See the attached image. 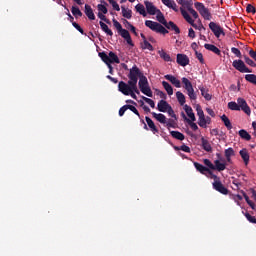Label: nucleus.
<instances>
[{"instance_id": "nucleus-16", "label": "nucleus", "mask_w": 256, "mask_h": 256, "mask_svg": "<svg viewBox=\"0 0 256 256\" xmlns=\"http://www.w3.org/2000/svg\"><path fill=\"white\" fill-rule=\"evenodd\" d=\"M194 166L198 172H200L202 175L209 178L208 173H209L210 169L208 167L204 166L203 164H199V162H194Z\"/></svg>"}, {"instance_id": "nucleus-53", "label": "nucleus", "mask_w": 256, "mask_h": 256, "mask_svg": "<svg viewBox=\"0 0 256 256\" xmlns=\"http://www.w3.org/2000/svg\"><path fill=\"white\" fill-rule=\"evenodd\" d=\"M145 119H146V123H147L148 127H150V129H157V127H155V123L153 122V120L151 118L146 116Z\"/></svg>"}, {"instance_id": "nucleus-17", "label": "nucleus", "mask_w": 256, "mask_h": 256, "mask_svg": "<svg viewBox=\"0 0 256 256\" xmlns=\"http://www.w3.org/2000/svg\"><path fill=\"white\" fill-rule=\"evenodd\" d=\"M164 79H166L167 81H170V83H172V85H174V87H177V89L181 88V81L179 79H177V77L168 74L164 76Z\"/></svg>"}, {"instance_id": "nucleus-9", "label": "nucleus", "mask_w": 256, "mask_h": 256, "mask_svg": "<svg viewBox=\"0 0 256 256\" xmlns=\"http://www.w3.org/2000/svg\"><path fill=\"white\" fill-rule=\"evenodd\" d=\"M232 66L240 73H253V70L249 69L243 60H234Z\"/></svg>"}, {"instance_id": "nucleus-35", "label": "nucleus", "mask_w": 256, "mask_h": 256, "mask_svg": "<svg viewBox=\"0 0 256 256\" xmlns=\"http://www.w3.org/2000/svg\"><path fill=\"white\" fill-rule=\"evenodd\" d=\"M162 86L164 87V89L168 95H173V86H171V84H169V82L163 81Z\"/></svg>"}, {"instance_id": "nucleus-46", "label": "nucleus", "mask_w": 256, "mask_h": 256, "mask_svg": "<svg viewBox=\"0 0 256 256\" xmlns=\"http://www.w3.org/2000/svg\"><path fill=\"white\" fill-rule=\"evenodd\" d=\"M141 93H143V95H146L147 97H153V91L151 90V87L148 86L146 88H142V90H140Z\"/></svg>"}, {"instance_id": "nucleus-58", "label": "nucleus", "mask_w": 256, "mask_h": 256, "mask_svg": "<svg viewBox=\"0 0 256 256\" xmlns=\"http://www.w3.org/2000/svg\"><path fill=\"white\" fill-rule=\"evenodd\" d=\"M188 11L190 14H192V17L194 19H199V14L197 13V11H195V9H193V6L191 8H188Z\"/></svg>"}, {"instance_id": "nucleus-26", "label": "nucleus", "mask_w": 256, "mask_h": 256, "mask_svg": "<svg viewBox=\"0 0 256 256\" xmlns=\"http://www.w3.org/2000/svg\"><path fill=\"white\" fill-rule=\"evenodd\" d=\"M184 110H185V113L188 115V119L190 121H196V118H195V113H193V108H191V106L189 105H184Z\"/></svg>"}, {"instance_id": "nucleus-48", "label": "nucleus", "mask_w": 256, "mask_h": 256, "mask_svg": "<svg viewBox=\"0 0 256 256\" xmlns=\"http://www.w3.org/2000/svg\"><path fill=\"white\" fill-rule=\"evenodd\" d=\"M207 175L210 179L214 180V182H220L221 178L215 175L211 170L208 171Z\"/></svg>"}, {"instance_id": "nucleus-41", "label": "nucleus", "mask_w": 256, "mask_h": 256, "mask_svg": "<svg viewBox=\"0 0 256 256\" xmlns=\"http://www.w3.org/2000/svg\"><path fill=\"white\" fill-rule=\"evenodd\" d=\"M239 136L245 139L246 141L251 140V135L244 129L239 130Z\"/></svg>"}, {"instance_id": "nucleus-47", "label": "nucleus", "mask_w": 256, "mask_h": 256, "mask_svg": "<svg viewBox=\"0 0 256 256\" xmlns=\"http://www.w3.org/2000/svg\"><path fill=\"white\" fill-rule=\"evenodd\" d=\"M228 109H230L231 111H239V104L238 102H229L228 103Z\"/></svg>"}, {"instance_id": "nucleus-28", "label": "nucleus", "mask_w": 256, "mask_h": 256, "mask_svg": "<svg viewBox=\"0 0 256 256\" xmlns=\"http://www.w3.org/2000/svg\"><path fill=\"white\" fill-rule=\"evenodd\" d=\"M138 86H139L140 91H141L142 89H145V88L149 87V80H147V77H146V76L143 75V76L139 79Z\"/></svg>"}, {"instance_id": "nucleus-7", "label": "nucleus", "mask_w": 256, "mask_h": 256, "mask_svg": "<svg viewBox=\"0 0 256 256\" xmlns=\"http://www.w3.org/2000/svg\"><path fill=\"white\" fill-rule=\"evenodd\" d=\"M183 88L186 90L187 95L190 101H197V93H195V89L193 88V84L186 78H182Z\"/></svg>"}, {"instance_id": "nucleus-40", "label": "nucleus", "mask_w": 256, "mask_h": 256, "mask_svg": "<svg viewBox=\"0 0 256 256\" xmlns=\"http://www.w3.org/2000/svg\"><path fill=\"white\" fill-rule=\"evenodd\" d=\"M221 120L224 123L225 127H227V129L233 128V126L231 125V120H229V117H227V115H222Z\"/></svg>"}, {"instance_id": "nucleus-64", "label": "nucleus", "mask_w": 256, "mask_h": 256, "mask_svg": "<svg viewBox=\"0 0 256 256\" xmlns=\"http://www.w3.org/2000/svg\"><path fill=\"white\" fill-rule=\"evenodd\" d=\"M248 53H249L251 59H253L256 62V51L251 49V50H249Z\"/></svg>"}, {"instance_id": "nucleus-1", "label": "nucleus", "mask_w": 256, "mask_h": 256, "mask_svg": "<svg viewBox=\"0 0 256 256\" xmlns=\"http://www.w3.org/2000/svg\"><path fill=\"white\" fill-rule=\"evenodd\" d=\"M118 91H120V93H122V95H126L132 97V99L137 100V95H139V88H137V85H135V87L128 85L127 83L120 81L118 83ZM137 95H136V94Z\"/></svg>"}, {"instance_id": "nucleus-8", "label": "nucleus", "mask_w": 256, "mask_h": 256, "mask_svg": "<svg viewBox=\"0 0 256 256\" xmlns=\"http://www.w3.org/2000/svg\"><path fill=\"white\" fill-rule=\"evenodd\" d=\"M195 9L200 13V15L205 19L206 21H211V12H209V9L205 7V5L201 2H195L194 3Z\"/></svg>"}, {"instance_id": "nucleus-37", "label": "nucleus", "mask_w": 256, "mask_h": 256, "mask_svg": "<svg viewBox=\"0 0 256 256\" xmlns=\"http://www.w3.org/2000/svg\"><path fill=\"white\" fill-rule=\"evenodd\" d=\"M210 134L212 136H216L217 139L225 136V132H223V130H219V129H212V130H210Z\"/></svg>"}, {"instance_id": "nucleus-59", "label": "nucleus", "mask_w": 256, "mask_h": 256, "mask_svg": "<svg viewBox=\"0 0 256 256\" xmlns=\"http://www.w3.org/2000/svg\"><path fill=\"white\" fill-rule=\"evenodd\" d=\"M161 1H162L163 5H165L169 9H171L173 4L175 3L173 0H161Z\"/></svg>"}, {"instance_id": "nucleus-49", "label": "nucleus", "mask_w": 256, "mask_h": 256, "mask_svg": "<svg viewBox=\"0 0 256 256\" xmlns=\"http://www.w3.org/2000/svg\"><path fill=\"white\" fill-rule=\"evenodd\" d=\"M97 9H98L99 13H103L104 15H107V13H108L107 6H105L103 4H98Z\"/></svg>"}, {"instance_id": "nucleus-3", "label": "nucleus", "mask_w": 256, "mask_h": 256, "mask_svg": "<svg viewBox=\"0 0 256 256\" xmlns=\"http://www.w3.org/2000/svg\"><path fill=\"white\" fill-rule=\"evenodd\" d=\"M113 25L115 27V29H117L119 35L125 39V41L127 42L128 45H130L131 47H133V40L131 39V34L126 30L123 29V26L121 25V23H119V21H117L116 19H113Z\"/></svg>"}, {"instance_id": "nucleus-15", "label": "nucleus", "mask_w": 256, "mask_h": 256, "mask_svg": "<svg viewBox=\"0 0 256 256\" xmlns=\"http://www.w3.org/2000/svg\"><path fill=\"white\" fill-rule=\"evenodd\" d=\"M144 5L146 7L148 15H157V11L159 9H157V7H155V5H153V2L146 0V1H144Z\"/></svg>"}, {"instance_id": "nucleus-50", "label": "nucleus", "mask_w": 256, "mask_h": 256, "mask_svg": "<svg viewBox=\"0 0 256 256\" xmlns=\"http://www.w3.org/2000/svg\"><path fill=\"white\" fill-rule=\"evenodd\" d=\"M245 218L247 219L248 222L252 224H256V218L250 215L249 213H244Z\"/></svg>"}, {"instance_id": "nucleus-38", "label": "nucleus", "mask_w": 256, "mask_h": 256, "mask_svg": "<svg viewBox=\"0 0 256 256\" xmlns=\"http://www.w3.org/2000/svg\"><path fill=\"white\" fill-rule=\"evenodd\" d=\"M135 9H136L137 13H139L143 17H147V12L145 11V6H143V4H137L135 6Z\"/></svg>"}, {"instance_id": "nucleus-4", "label": "nucleus", "mask_w": 256, "mask_h": 256, "mask_svg": "<svg viewBox=\"0 0 256 256\" xmlns=\"http://www.w3.org/2000/svg\"><path fill=\"white\" fill-rule=\"evenodd\" d=\"M196 112L198 116V125L202 127V129H207V125H211V117L205 116V112H203V108L199 105L196 107Z\"/></svg>"}, {"instance_id": "nucleus-44", "label": "nucleus", "mask_w": 256, "mask_h": 256, "mask_svg": "<svg viewBox=\"0 0 256 256\" xmlns=\"http://www.w3.org/2000/svg\"><path fill=\"white\" fill-rule=\"evenodd\" d=\"M245 79L248 83H252V85H256V75L255 74H246Z\"/></svg>"}, {"instance_id": "nucleus-55", "label": "nucleus", "mask_w": 256, "mask_h": 256, "mask_svg": "<svg viewBox=\"0 0 256 256\" xmlns=\"http://www.w3.org/2000/svg\"><path fill=\"white\" fill-rule=\"evenodd\" d=\"M72 25L77 31H79V33H81V35H85V31L77 22H72Z\"/></svg>"}, {"instance_id": "nucleus-62", "label": "nucleus", "mask_w": 256, "mask_h": 256, "mask_svg": "<svg viewBox=\"0 0 256 256\" xmlns=\"http://www.w3.org/2000/svg\"><path fill=\"white\" fill-rule=\"evenodd\" d=\"M127 109H129V108H128V104L122 106V107L120 108V110H119V116H120V117H123V115H125V111H127Z\"/></svg>"}, {"instance_id": "nucleus-13", "label": "nucleus", "mask_w": 256, "mask_h": 256, "mask_svg": "<svg viewBox=\"0 0 256 256\" xmlns=\"http://www.w3.org/2000/svg\"><path fill=\"white\" fill-rule=\"evenodd\" d=\"M180 12L182 17H184L185 21H187V23H189V25H191L194 29H199V26H197V24H195V20H193V18H191V16L189 15V13L186 12L185 9L180 8Z\"/></svg>"}, {"instance_id": "nucleus-52", "label": "nucleus", "mask_w": 256, "mask_h": 256, "mask_svg": "<svg viewBox=\"0 0 256 256\" xmlns=\"http://www.w3.org/2000/svg\"><path fill=\"white\" fill-rule=\"evenodd\" d=\"M142 49H148V51H153V45L149 41L145 40L142 45Z\"/></svg>"}, {"instance_id": "nucleus-24", "label": "nucleus", "mask_w": 256, "mask_h": 256, "mask_svg": "<svg viewBox=\"0 0 256 256\" xmlns=\"http://www.w3.org/2000/svg\"><path fill=\"white\" fill-rule=\"evenodd\" d=\"M199 90L201 92L202 97H204L206 101H211V99H213V96L209 94V89H206L203 86H199Z\"/></svg>"}, {"instance_id": "nucleus-60", "label": "nucleus", "mask_w": 256, "mask_h": 256, "mask_svg": "<svg viewBox=\"0 0 256 256\" xmlns=\"http://www.w3.org/2000/svg\"><path fill=\"white\" fill-rule=\"evenodd\" d=\"M231 51H232V53H233L234 55H236V57H239V58L242 57V55H241V50H239L238 48L232 47V48H231Z\"/></svg>"}, {"instance_id": "nucleus-2", "label": "nucleus", "mask_w": 256, "mask_h": 256, "mask_svg": "<svg viewBox=\"0 0 256 256\" xmlns=\"http://www.w3.org/2000/svg\"><path fill=\"white\" fill-rule=\"evenodd\" d=\"M143 76V72H141V69L137 67V65H134L130 70L128 74V82L126 85H131V87H135L137 85V82L141 77Z\"/></svg>"}, {"instance_id": "nucleus-33", "label": "nucleus", "mask_w": 256, "mask_h": 256, "mask_svg": "<svg viewBox=\"0 0 256 256\" xmlns=\"http://www.w3.org/2000/svg\"><path fill=\"white\" fill-rule=\"evenodd\" d=\"M176 98L180 105H185L186 99H185V94H183V92L181 91L176 92Z\"/></svg>"}, {"instance_id": "nucleus-10", "label": "nucleus", "mask_w": 256, "mask_h": 256, "mask_svg": "<svg viewBox=\"0 0 256 256\" xmlns=\"http://www.w3.org/2000/svg\"><path fill=\"white\" fill-rule=\"evenodd\" d=\"M209 29L212 31V33L215 35V37L217 39H219L221 37V35H223V37H225V31L223 30L221 25H219L215 22H210Z\"/></svg>"}, {"instance_id": "nucleus-56", "label": "nucleus", "mask_w": 256, "mask_h": 256, "mask_svg": "<svg viewBox=\"0 0 256 256\" xmlns=\"http://www.w3.org/2000/svg\"><path fill=\"white\" fill-rule=\"evenodd\" d=\"M98 17H99V19H101V21H104V23H107L108 25L111 24V21H109V19H107V17L105 16L104 13L99 12Z\"/></svg>"}, {"instance_id": "nucleus-43", "label": "nucleus", "mask_w": 256, "mask_h": 256, "mask_svg": "<svg viewBox=\"0 0 256 256\" xmlns=\"http://www.w3.org/2000/svg\"><path fill=\"white\" fill-rule=\"evenodd\" d=\"M182 117H184L186 123H188V125H190V127H191L192 129H199V127L197 126V124L195 123V121L189 120V118H187V116H185V113H182Z\"/></svg>"}, {"instance_id": "nucleus-6", "label": "nucleus", "mask_w": 256, "mask_h": 256, "mask_svg": "<svg viewBox=\"0 0 256 256\" xmlns=\"http://www.w3.org/2000/svg\"><path fill=\"white\" fill-rule=\"evenodd\" d=\"M146 27L151 29V31H155V33H161L162 35H167L169 33V30L165 28L163 25L159 24L158 22L152 21V20H146L145 21Z\"/></svg>"}, {"instance_id": "nucleus-25", "label": "nucleus", "mask_w": 256, "mask_h": 256, "mask_svg": "<svg viewBox=\"0 0 256 256\" xmlns=\"http://www.w3.org/2000/svg\"><path fill=\"white\" fill-rule=\"evenodd\" d=\"M201 146L208 153H211L213 151L210 142L206 140L204 137L201 138Z\"/></svg>"}, {"instance_id": "nucleus-57", "label": "nucleus", "mask_w": 256, "mask_h": 256, "mask_svg": "<svg viewBox=\"0 0 256 256\" xmlns=\"http://www.w3.org/2000/svg\"><path fill=\"white\" fill-rule=\"evenodd\" d=\"M246 11H247L248 13H252L253 15H255V13H256L255 6H253V5H251V4H248V5L246 6Z\"/></svg>"}, {"instance_id": "nucleus-23", "label": "nucleus", "mask_w": 256, "mask_h": 256, "mask_svg": "<svg viewBox=\"0 0 256 256\" xmlns=\"http://www.w3.org/2000/svg\"><path fill=\"white\" fill-rule=\"evenodd\" d=\"M239 155L241 156L243 162L245 165L249 164L250 161V155L247 149H242L239 151Z\"/></svg>"}, {"instance_id": "nucleus-14", "label": "nucleus", "mask_w": 256, "mask_h": 256, "mask_svg": "<svg viewBox=\"0 0 256 256\" xmlns=\"http://www.w3.org/2000/svg\"><path fill=\"white\" fill-rule=\"evenodd\" d=\"M176 63L181 65V67H187L189 65V57L185 54H177Z\"/></svg>"}, {"instance_id": "nucleus-20", "label": "nucleus", "mask_w": 256, "mask_h": 256, "mask_svg": "<svg viewBox=\"0 0 256 256\" xmlns=\"http://www.w3.org/2000/svg\"><path fill=\"white\" fill-rule=\"evenodd\" d=\"M158 111H160V113H167V109H169L171 107V105H169V103H167V101L165 100H160L158 102Z\"/></svg>"}, {"instance_id": "nucleus-21", "label": "nucleus", "mask_w": 256, "mask_h": 256, "mask_svg": "<svg viewBox=\"0 0 256 256\" xmlns=\"http://www.w3.org/2000/svg\"><path fill=\"white\" fill-rule=\"evenodd\" d=\"M166 29H169V31H174L176 35H179L181 33V29L177 27V24H175L173 21L166 22V25L164 26Z\"/></svg>"}, {"instance_id": "nucleus-18", "label": "nucleus", "mask_w": 256, "mask_h": 256, "mask_svg": "<svg viewBox=\"0 0 256 256\" xmlns=\"http://www.w3.org/2000/svg\"><path fill=\"white\" fill-rule=\"evenodd\" d=\"M84 13L90 21H95V13L93 12V8H91V5L85 4Z\"/></svg>"}, {"instance_id": "nucleus-32", "label": "nucleus", "mask_w": 256, "mask_h": 256, "mask_svg": "<svg viewBox=\"0 0 256 256\" xmlns=\"http://www.w3.org/2000/svg\"><path fill=\"white\" fill-rule=\"evenodd\" d=\"M122 9V16L125 17V19H131L133 17V11L130 9H126L125 6H121Z\"/></svg>"}, {"instance_id": "nucleus-29", "label": "nucleus", "mask_w": 256, "mask_h": 256, "mask_svg": "<svg viewBox=\"0 0 256 256\" xmlns=\"http://www.w3.org/2000/svg\"><path fill=\"white\" fill-rule=\"evenodd\" d=\"M99 25H100L102 31H104V33H106V35H109V37H113V31L111 29H109V26H107V24H105L103 21H100Z\"/></svg>"}, {"instance_id": "nucleus-45", "label": "nucleus", "mask_w": 256, "mask_h": 256, "mask_svg": "<svg viewBox=\"0 0 256 256\" xmlns=\"http://www.w3.org/2000/svg\"><path fill=\"white\" fill-rule=\"evenodd\" d=\"M243 59H244L246 65H249L250 67H256L255 61H253V59L249 58V56L244 55Z\"/></svg>"}, {"instance_id": "nucleus-22", "label": "nucleus", "mask_w": 256, "mask_h": 256, "mask_svg": "<svg viewBox=\"0 0 256 256\" xmlns=\"http://www.w3.org/2000/svg\"><path fill=\"white\" fill-rule=\"evenodd\" d=\"M177 3L181 5L180 9H187V11L193 7V0H177Z\"/></svg>"}, {"instance_id": "nucleus-34", "label": "nucleus", "mask_w": 256, "mask_h": 256, "mask_svg": "<svg viewBox=\"0 0 256 256\" xmlns=\"http://www.w3.org/2000/svg\"><path fill=\"white\" fill-rule=\"evenodd\" d=\"M154 119L158 120L159 123H167V117L164 114H157L155 112L152 113Z\"/></svg>"}, {"instance_id": "nucleus-11", "label": "nucleus", "mask_w": 256, "mask_h": 256, "mask_svg": "<svg viewBox=\"0 0 256 256\" xmlns=\"http://www.w3.org/2000/svg\"><path fill=\"white\" fill-rule=\"evenodd\" d=\"M212 186L216 192L221 193L222 195H229V189L225 187L221 181H214Z\"/></svg>"}, {"instance_id": "nucleus-39", "label": "nucleus", "mask_w": 256, "mask_h": 256, "mask_svg": "<svg viewBox=\"0 0 256 256\" xmlns=\"http://www.w3.org/2000/svg\"><path fill=\"white\" fill-rule=\"evenodd\" d=\"M170 134L173 138L177 139V140H180V141H183L185 139V136L184 134H182L181 132L179 131H170Z\"/></svg>"}, {"instance_id": "nucleus-5", "label": "nucleus", "mask_w": 256, "mask_h": 256, "mask_svg": "<svg viewBox=\"0 0 256 256\" xmlns=\"http://www.w3.org/2000/svg\"><path fill=\"white\" fill-rule=\"evenodd\" d=\"M98 55L106 65H112V63H121L119 56H117V54H115L113 51H110L108 55L105 52H99Z\"/></svg>"}, {"instance_id": "nucleus-27", "label": "nucleus", "mask_w": 256, "mask_h": 256, "mask_svg": "<svg viewBox=\"0 0 256 256\" xmlns=\"http://www.w3.org/2000/svg\"><path fill=\"white\" fill-rule=\"evenodd\" d=\"M204 47L207 49V51H212V53H215V55L221 56V50L217 48V46L213 44H205Z\"/></svg>"}, {"instance_id": "nucleus-61", "label": "nucleus", "mask_w": 256, "mask_h": 256, "mask_svg": "<svg viewBox=\"0 0 256 256\" xmlns=\"http://www.w3.org/2000/svg\"><path fill=\"white\" fill-rule=\"evenodd\" d=\"M204 164L208 167L209 170L214 169V164H212V162H210V160H208V158H205Z\"/></svg>"}, {"instance_id": "nucleus-30", "label": "nucleus", "mask_w": 256, "mask_h": 256, "mask_svg": "<svg viewBox=\"0 0 256 256\" xmlns=\"http://www.w3.org/2000/svg\"><path fill=\"white\" fill-rule=\"evenodd\" d=\"M156 19L158 22H160L162 25H167V20L165 19V16L163 15V12H161V10H158L156 12Z\"/></svg>"}, {"instance_id": "nucleus-63", "label": "nucleus", "mask_w": 256, "mask_h": 256, "mask_svg": "<svg viewBox=\"0 0 256 256\" xmlns=\"http://www.w3.org/2000/svg\"><path fill=\"white\" fill-rule=\"evenodd\" d=\"M196 58L198 59V61H200V63H204V59H203V54L200 52H195Z\"/></svg>"}, {"instance_id": "nucleus-31", "label": "nucleus", "mask_w": 256, "mask_h": 256, "mask_svg": "<svg viewBox=\"0 0 256 256\" xmlns=\"http://www.w3.org/2000/svg\"><path fill=\"white\" fill-rule=\"evenodd\" d=\"M158 54L161 57V59H163V61H166L167 63H170L171 61H173V59H171V56L167 54L165 50H159Z\"/></svg>"}, {"instance_id": "nucleus-12", "label": "nucleus", "mask_w": 256, "mask_h": 256, "mask_svg": "<svg viewBox=\"0 0 256 256\" xmlns=\"http://www.w3.org/2000/svg\"><path fill=\"white\" fill-rule=\"evenodd\" d=\"M239 111H244L246 115H251V108L247 104V101L243 98H238L237 99Z\"/></svg>"}, {"instance_id": "nucleus-42", "label": "nucleus", "mask_w": 256, "mask_h": 256, "mask_svg": "<svg viewBox=\"0 0 256 256\" xmlns=\"http://www.w3.org/2000/svg\"><path fill=\"white\" fill-rule=\"evenodd\" d=\"M71 12H72V15H74V17H76V18L83 17V12H81L79 7L72 6Z\"/></svg>"}, {"instance_id": "nucleus-54", "label": "nucleus", "mask_w": 256, "mask_h": 256, "mask_svg": "<svg viewBox=\"0 0 256 256\" xmlns=\"http://www.w3.org/2000/svg\"><path fill=\"white\" fill-rule=\"evenodd\" d=\"M108 2L110 3V5H112V7L115 11H121V8L119 7V4L117 3V1L108 0Z\"/></svg>"}, {"instance_id": "nucleus-19", "label": "nucleus", "mask_w": 256, "mask_h": 256, "mask_svg": "<svg viewBox=\"0 0 256 256\" xmlns=\"http://www.w3.org/2000/svg\"><path fill=\"white\" fill-rule=\"evenodd\" d=\"M227 169V164L225 162H221V160H214V168L213 170H216L218 172H223Z\"/></svg>"}, {"instance_id": "nucleus-36", "label": "nucleus", "mask_w": 256, "mask_h": 256, "mask_svg": "<svg viewBox=\"0 0 256 256\" xmlns=\"http://www.w3.org/2000/svg\"><path fill=\"white\" fill-rule=\"evenodd\" d=\"M241 193L243 195V198L245 199L246 203L250 206L251 209L255 210V203L252 202L249 198V196L246 194L245 191L241 190Z\"/></svg>"}, {"instance_id": "nucleus-51", "label": "nucleus", "mask_w": 256, "mask_h": 256, "mask_svg": "<svg viewBox=\"0 0 256 256\" xmlns=\"http://www.w3.org/2000/svg\"><path fill=\"white\" fill-rule=\"evenodd\" d=\"M224 155L225 157H232V156H235V151L233 148H228L224 151Z\"/></svg>"}]
</instances>
